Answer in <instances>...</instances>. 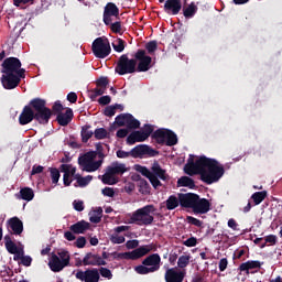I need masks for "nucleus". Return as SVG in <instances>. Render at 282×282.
<instances>
[{
  "mask_svg": "<svg viewBox=\"0 0 282 282\" xmlns=\"http://www.w3.org/2000/svg\"><path fill=\"white\" fill-rule=\"evenodd\" d=\"M52 184H58V180H61V171L56 167H50Z\"/></svg>",
  "mask_w": 282,
  "mask_h": 282,
  "instance_id": "45",
  "label": "nucleus"
},
{
  "mask_svg": "<svg viewBox=\"0 0 282 282\" xmlns=\"http://www.w3.org/2000/svg\"><path fill=\"white\" fill-rule=\"evenodd\" d=\"M76 180H77L78 186H80V188H85V186H87L89 184V182H91V180H94V176L87 175V176L83 177V176L76 175Z\"/></svg>",
  "mask_w": 282,
  "mask_h": 282,
  "instance_id": "43",
  "label": "nucleus"
},
{
  "mask_svg": "<svg viewBox=\"0 0 282 282\" xmlns=\"http://www.w3.org/2000/svg\"><path fill=\"white\" fill-rule=\"evenodd\" d=\"M76 248H85L87 246V239L83 236H79L75 241Z\"/></svg>",
  "mask_w": 282,
  "mask_h": 282,
  "instance_id": "60",
  "label": "nucleus"
},
{
  "mask_svg": "<svg viewBox=\"0 0 282 282\" xmlns=\"http://www.w3.org/2000/svg\"><path fill=\"white\" fill-rule=\"evenodd\" d=\"M104 115L107 116V118H113V116H116V107L107 106L105 108Z\"/></svg>",
  "mask_w": 282,
  "mask_h": 282,
  "instance_id": "53",
  "label": "nucleus"
},
{
  "mask_svg": "<svg viewBox=\"0 0 282 282\" xmlns=\"http://www.w3.org/2000/svg\"><path fill=\"white\" fill-rule=\"evenodd\" d=\"M154 210L155 206L153 205H145L144 207L137 209L130 217V224H137V226H151L154 219L153 216H151V213Z\"/></svg>",
  "mask_w": 282,
  "mask_h": 282,
  "instance_id": "4",
  "label": "nucleus"
},
{
  "mask_svg": "<svg viewBox=\"0 0 282 282\" xmlns=\"http://www.w3.org/2000/svg\"><path fill=\"white\" fill-rule=\"evenodd\" d=\"M106 89L104 88H95L91 90V96L90 98H98V96H102L105 94Z\"/></svg>",
  "mask_w": 282,
  "mask_h": 282,
  "instance_id": "63",
  "label": "nucleus"
},
{
  "mask_svg": "<svg viewBox=\"0 0 282 282\" xmlns=\"http://www.w3.org/2000/svg\"><path fill=\"white\" fill-rule=\"evenodd\" d=\"M197 4H195V2H192L187 7H183V15L185 17V19H193V15L197 14Z\"/></svg>",
  "mask_w": 282,
  "mask_h": 282,
  "instance_id": "35",
  "label": "nucleus"
},
{
  "mask_svg": "<svg viewBox=\"0 0 282 282\" xmlns=\"http://www.w3.org/2000/svg\"><path fill=\"white\" fill-rule=\"evenodd\" d=\"M183 246H186V248H195V246H197V238L195 237L188 238L183 242Z\"/></svg>",
  "mask_w": 282,
  "mask_h": 282,
  "instance_id": "57",
  "label": "nucleus"
},
{
  "mask_svg": "<svg viewBox=\"0 0 282 282\" xmlns=\"http://www.w3.org/2000/svg\"><path fill=\"white\" fill-rule=\"evenodd\" d=\"M268 197V192H256L251 195V199L253 200L254 206H259L261 202H263Z\"/></svg>",
  "mask_w": 282,
  "mask_h": 282,
  "instance_id": "39",
  "label": "nucleus"
},
{
  "mask_svg": "<svg viewBox=\"0 0 282 282\" xmlns=\"http://www.w3.org/2000/svg\"><path fill=\"white\" fill-rule=\"evenodd\" d=\"M96 160V152H87L78 158V164L83 167L86 173H94L102 166V160Z\"/></svg>",
  "mask_w": 282,
  "mask_h": 282,
  "instance_id": "8",
  "label": "nucleus"
},
{
  "mask_svg": "<svg viewBox=\"0 0 282 282\" xmlns=\"http://www.w3.org/2000/svg\"><path fill=\"white\" fill-rule=\"evenodd\" d=\"M188 265H191V254L180 256L177 260V268H180V270H184L185 268H188Z\"/></svg>",
  "mask_w": 282,
  "mask_h": 282,
  "instance_id": "41",
  "label": "nucleus"
},
{
  "mask_svg": "<svg viewBox=\"0 0 282 282\" xmlns=\"http://www.w3.org/2000/svg\"><path fill=\"white\" fill-rule=\"evenodd\" d=\"M17 197L24 202H32L34 199V191L30 187L21 188L20 194H17Z\"/></svg>",
  "mask_w": 282,
  "mask_h": 282,
  "instance_id": "33",
  "label": "nucleus"
},
{
  "mask_svg": "<svg viewBox=\"0 0 282 282\" xmlns=\"http://www.w3.org/2000/svg\"><path fill=\"white\" fill-rule=\"evenodd\" d=\"M138 246H140V242L138 240H128L126 242V248L128 250H138Z\"/></svg>",
  "mask_w": 282,
  "mask_h": 282,
  "instance_id": "54",
  "label": "nucleus"
},
{
  "mask_svg": "<svg viewBox=\"0 0 282 282\" xmlns=\"http://www.w3.org/2000/svg\"><path fill=\"white\" fill-rule=\"evenodd\" d=\"M108 170L112 175H122L127 173V165L124 163H119L118 161L112 162Z\"/></svg>",
  "mask_w": 282,
  "mask_h": 282,
  "instance_id": "29",
  "label": "nucleus"
},
{
  "mask_svg": "<svg viewBox=\"0 0 282 282\" xmlns=\"http://www.w3.org/2000/svg\"><path fill=\"white\" fill-rule=\"evenodd\" d=\"M107 135H109V132L105 128H97L94 131V137L96 140H105V138H107Z\"/></svg>",
  "mask_w": 282,
  "mask_h": 282,
  "instance_id": "44",
  "label": "nucleus"
},
{
  "mask_svg": "<svg viewBox=\"0 0 282 282\" xmlns=\"http://www.w3.org/2000/svg\"><path fill=\"white\" fill-rule=\"evenodd\" d=\"M21 59L18 57H7L2 62V74H19L22 69L21 68Z\"/></svg>",
  "mask_w": 282,
  "mask_h": 282,
  "instance_id": "14",
  "label": "nucleus"
},
{
  "mask_svg": "<svg viewBox=\"0 0 282 282\" xmlns=\"http://www.w3.org/2000/svg\"><path fill=\"white\" fill-rule=\"evenodd\" d=\"M152 140H155L158 144L175 147V144H177V134L169 129H158L152 133Z\"/></svg>",
  "mask_w": 282,
  "mask_h": 282,
  "instance_id": "9",
  "label": "nucleus"
},
{
  "mask_svg": "<svg viewBox=\"0 0 282 282\" xmlns=\"http://www.w3.org/2000/svg\"><path fill=\"white\" fill-rule=\"evenodd\" d=\"M263 262L259 260H248L247 262H242L238 270L240 272H247V274H250V270H259Z\"/></svg>",
  "mask_w": 282,
  "mask_h": 282,
  "instance_id": "26",
  "label": "nucleus"
},
{
  "mask_svg": "<svg viewBox=\"0 0 282 282\" xmlns=\"http://www.w3.org/2000/svg\"><path fill=\"white\" fill-rule=\"evenodd\" d=\"M52 109H53V111L55 112V113H63V104H61V101H55V104L53 105V107H52Z\"/></svg>",
  "mask_w": 282,
  "mask_h": 282,
  "instance_id": "64",
  "label": "nucleus"
},
{
  "mask_svg": "<svg viewBox=\"0 0 282 282\" xmlns=\"http://www.w3.org/2000/svg\"><path fill=\"white\" fill-rule=\"evenodd\" d=\"M73 208L77 210V213H83L85 210V203L83 200H74Z\"/></svg>",
  "mask_w": 282,
  "mask_h": 282,
  "instance_id": "51",
  "label": "nucleus"
},
{
  "mask_svg": "<svg viewBox=\"0 0 282 282\" xmlns=\"http://www.w3.org/2000/svg\"><path fill=\"white\" fill-rule=\"evenodd\" d=\"M145 50L148 51V54H155L158 51V42L156 41H150L145 44Z\"/></svg>",
  "mask_w": 282,
  "mask_h": 282,
  "instance_id": "46",
  "label": "nucleus"
},
{
  "mask_svg": "<svg viewBox=\"0 0 282 282\" xmlns=\"http://www.w3.org/2000/svg\"><path fill=\"white\" fill-rule=\"evenodd\" d=\"M95 153L99 158V160H105V158H107V155L105 154V147H102V143L96 144Z\"/></svg>",
  "mask_w": 282,
  "mask_h": 282,
  "instance_id": "47",
  "label": "nucleus"
},
{
  "mask_svg": "<svg viewBox=\"0 0 282 282\" xmlns=\"http://www.w3.org/2000/svg\"><path fill=\"white\" fill-rule=\"evenodd\" d=\"M99 274L104 278V279H108V280H111L113 279V273H111V270L105 268V267H101L99 269Z\"/></svg>",
  "mask_w": 282,
  "mask_h": 282,
  "instance_id": "48",
  "label": "nucleus"
},
{
  "mask_svg": "<svg viewBox=\"0 0 282 282\" xmlns=\"http://www.w3.org/2000/svg\"><path fill=\"white\" fill-rule=\"evenodd\" d=\"M91 126L86 124L82 128L80 135H82V142L87 143L91 138L94 137V131L90 130Z\"/></svg>",
  "mask_w": 282,
  "mask_h": 282,
  "instance_id": "37",
  "label": "nucleus"
},
{
  "mask_svg": "<svg viewBox=\"0 0 282 282\" xmlns=\"http://www.w3.org/2000/svg\"><path fill=\"white\" fill-rule=\"evenodd\" d=\"M160 263H162V258L159 253H152L142 260V264L134 267V272L137 274H151L160 270Z\"/></svg>",
  "mask_w": 282,
  "mask_h": 282,
  "instance_id": "3",
  "label": "nucleus"
},
{
  "mask_svg": "<svg viewBox=\"0 0 282 282\" xmlns=\"http://www.w3.org/2000/svg\"><path fill=\"white\" fill-rule=\"evenodd\" d=\"M209 212H210V200H208V198H202L198 195L196 198V202L194 203L192 213H194V215H206V213H209Z\"/></svg>",
  "mask_w": 282,
  "mask_h": 282,
  "instance_id": "18",
  "label": "nucleus"
},
{
  "mask_svg": "<svg viewBox=\"0 0 282 282\" xmlns=\"http://www.w3.org/2000/svg\"><path fill=\"white\" fill-rule=\"evenodd\" d=\"M69 169H72V164H62L59 166L61 173H64V176H63L64 186L72 185V181H69Z\"/></svg>",
  "mask_w": 282,
  "mask_h": 282,
  "instance_id": "36",
  "label": "nucleus"
},
{
  "mask_svg": "<svg viewBox=\"0 0 282 282\" xmlns=\"http://www.w3.org/2000/svg\"><path fill=\"white\" fill-rule=\"evenodd\" d=\"M131 158H142V155H149L150 158H155V155H160V152L154 150L153 148L144 144H139L134 147L131 151Z\"/></svg>",
  "mask_w": 282,
  "mask_h": 282,
  "instance_id": "17",
  "label": "nucleus"
},
{
  "mask_svg": "<svg viewBox=\"0 0 282 282\" xmlns=\"http://www.w3.org/2000/svg\"><path fill=\"white\" fill-rule=\"evenodd\" d=\"M76 279L78 281L83 282H98L100 281V273L98 269L93 268V269H87L86 271L78 270L75 274Z\"/></svg>",
  "mask_w": 282,
  "mask_h": 282,
  "instance_id": "15",
  "label": "nucleus"
},
{
  "mask_svg": "<svg viewBox=\"0 0 282 282\" xmlns=\"http://www.w3.org/2000/svg\"><path fill=\"white\" fill-rule=\"evenodd\" d=\"M107 85H109V78L100 77L99 79H97V87H101V89L107 90Z\"/></svg>",
  "mask_w": 282,
  "mask_h": 282,
  "instance_id": "56",
  "label": "nucleus"
},
{
  "mask_svg": "<svg viewBox=\"0 0 282 282\" xmlns=\"http://www.w3.org/2000/svg\"><path fill=\"white\" fill-rule=\"evenodd\" d=\"M51 118L52 109L47 108V101L37 97L31 99L29 105L23 107L19 116V123L25 127V124L36 120L39 124H48Z\"/></svg>",
  "mask_w": 282,
  "mask_h": 282,
  "instance_id": "2",
  "label": "nucleus"
},
{
  "mask_svg": "<svg viewBox=\"0 0 282 282\" xmlns=\"http://www.w3.org/2000/svg\"><path fill=\"white\" fill-rule=\"evenodd\" d=\"M177 186H184L186 188H195V181L189 176H182L177 180Z\"/></svg>",
  "mask_w": 282,
  "mask_h": 282,
  "instance_id": "38",
  "label": "nucleus"
},
{
  "mask_svg": "<svg viewBox=\"0 0 282 282\" xmlns=\"http://www.w3.org/2000/svg\"><path fill=\"white\" fill-rule=\"evenodd\" d=\"M101 182L102 184H108L109 186L118 184V180H116V176H113V174L110 173L109 170H106V173L102 175Z\"/></svg>",
  "mask_w": 282,
  "mask_h": 282,
  "instance_id": "40",
  "label": "nucleus"
},
{
  "mask_svg": "<svg viewBox=\"0 0 282 282\" xmlns=\"http://www.w3.org/2000/svg\"><path fill=\"white\" fill-rule=\"evenodd\" d=\"M186 271H180L177 268H171L165 271V282H183Z\"/></svg>",
  "mask_w": 282,
  "mask_h": 282,
  "instance_id": "20",
  "label": "nucleus"
},
{
  "mask_svg": "<svg viewBox=\"0 0 282 282\" xmlns=\"http://www.w3.org/2000/svg\"><path fill=\"white\" fill-rule=\"evenodd\" d=\"M21 78H25V69L17 73H3L1 77V84L4 89H17L18 85H21Z\"/></svg>",
  "mask_w": 282,
  "mask_h": 282,
  "instance_id": "11",
  "label": "nucleus"
},
{
  "mask_svg": "<svg viewBox=\"0 0 282 282\" xmlns=\"http://www.w3.org/2000/svg\"><path fill=\"white\" fill-rule=\"evenodd\" d=\"M91 50L96 58H107L111 54V44L107 39L97 37L93 42Z\"/></svg>",
  "mask_w": 282,
  "mask_h": 282,
  "instance_id": "10",
  "label": "nucleus"
},
{
  "mask_svg": "<svg viewBox=\"0 0 282 282\" xmlns=\"http://www.w3.org/2000/svg\"><path fill=\"white\" fill-rule=\"evenodd\" d=\"M118 127H127L128 129H140V121L131 113L118 115L115 119Z\"/></svg>",
  "mask_w": 282,
  "mask_h": 282,
  "instance_id": "13",
  "label": "nucleus"
},
{
  "mask_svg": "<svg viewBox=\"0 0 282 282\" xmlns=\"http://www.w3.org/2000/svg\"><path fill=\"white\" fill-rule=\"evenodd\" d=\"M13 260L14 261H21L22 257H25V251L23 250V248L18 247V249H15V252L13 253Z\"/></svg>",
  "mask_w": 282,
  "mask_h": 282,
  "instance_id": "50",
  "label": "nucleus"
},
{
  "mask_svg": "<svg viewBox=\"0 0 282 282\" xmlns=\"http://www.w3.org/2000/svg\"><path fill=\"white\" fill-rule=\"evenodd\" d=\"M164 10L167 14L177 15L182 11V0H166Z\"/></svg>",
  "mask_w": 282,
  "mask_h": 282,
  "instance_id": "24",
  "label": "nucleus"
},
{
  "mask_svg": "<svg viewBox=\"0 0 282 282\" xmlns=\"http://www.w3.org/2000/svg\"><path fill=\"white\" fill-rule=\"evenodd\" d=\"M110 30L115 34H120V32H122V23L120 21L113 23L110 22Z\"/></svg>",
  "mask_w": 282,
  "mask_h": 282,
  "instance_id": "49",
  "label": "nucleus"
},
{
  "mask_svg": "<svg viewBox=\"0 0 282 282\" xmlns=\"http://www.w3.org/2000/svg\"><path fill=\"white\" fill-rule=\"evenodd\" d=\"M151 171H152V174L158 180H162L163 182H166V180H169V174H166V170L162 169V166H160V163L158 161H155L152 164Z\"/></svg>",
  "mask_w": 282,
  "mask_h": 282,
  "instance_id": "28",
  "label": "nucleus"
},
{
  "mask_svg": "<svg viewBox=\"0 0 282 282\" xmlns=\"http://www.w3.org/2000/svg\"><path fill=\"white\" fill-rule=\"evenodd\" d=\"M197 197L198 194L195 193H180L181 208H189L191 210H193Z\"/></svg>",
  "mask_w": 282,
  "mask_h": 282,
  "instance_id": "21",
  "label": "nucleus"
},
{
  "mask_svg": "<svg viewBox=\"0 0 282 282\" xmlns=\"http://www.w3.org/2000/svg\"><path fill=\"white\" fill-rule=\"evenodd\" d=\"M193 158V155H189L187 164L184 166L186 175H200V180L205 184H215L224 177L226 170L219 161L205 155L199 156L196 161Z\"/></svg>",
  "mask_w": 282,
  "mask_h": 282,
  "instance_id": "1",
  "label": "nucleus"
},
{
  "mask_svg": "<svg viewBox=\"0 0 282 282\" xmlns=\"http://www.w3.org/2000/svg\"><path fill=\"white\" fill-rule=\"evenodd\" d=\"M147 137L142 133V131H133L127 138V144L133 145L135 142H144Z\"/></svg>",
  "mask_w": 282,
  "mask_h": 282,
  "instance_id": "30",
  "label": "nucleus"
},
{
  "mask_svg": "<svg viewBox=\"0 0 282 282\" xmlns=\"http://www.w3.org/2000/svg\"><path fill=\"white\" fill-rule=\"evenodd\" d=\"M187 221L192 225V226H196L197 228H202V220L193 217V216H187Z\"/></svg>",
  "mask_w": 282,
  "mask_h": 282,
  "instance_id": "59",
  "label": "nucleus"
},
{
  "mask_svg": "<svg viewBox=\"0 0 282 282\" xmlns=\"http://www.w3.org/2000/svg\"><path fill=\"white\" fill-rule=\"evenodd\" d=\"M165 206L167 210H175L178 206H182V202L180 199V193L177 196L171 195L169 198L165 200Z\"/></svg>",
  "mask_w": 282,
  "mask_h": 282,
  "instance_id": "31",
  "label": "nucleus"
},
{
  "mask_svg": "<svg viewBox=\"0 0 282 282\" xmlns=\"http://www.w3.org/2000/svg\"><path fill=\"white\" fill-rule=\"evenodd\" d=\"M137 65V72H149L151 69V63H153V58L147 55V51L140 48L134 53Z\"/></svg>",
  "mask_w": 282,
  "mask_h": 282,
  "instance_id": "12",
  "label": "nucleus"
},
{
  "mask_svg": "<svg viewBox=\"0 0 282 282\" xmlns=\"http://www.w3.org/2000/svg\"><path fill=\"white\" fill-rule=\"evenodd\" d=\"M21 264L24 265L25 268H30L32 265V257L30 256H24L21 258Z\"/></svg>",
  "mask_w": 282,
  "mask_h": 282,
  "instance_id": "61",
  "label": "nucleus"
},
{
  "mask_svg": "<svg viewBox=\"0 0 282 282\" xmlns=\"http://www.w3.org/2000/svg\"><path fill=\"white\" fill-rule=\"evenodd\" d=\"M7 228L11 235H22L23 221L19 217H12L7 221Z\"/></svg>",
  "mask_w": 282,
  "mask_h": 282,
  "instance_id": "22",
  "label": "nucleus"
},
{
  "mask_svg": "<svg viewBox=\"0 0 282 282\" xmlns=\"http://www.w3.org/2000/svg\"><path fill=\"white\" fill-rule=\"evenodd\" d=\"M137 181L139 193H141V195H151V185L149 182H147L144 178H141L140 175H137Z\"/></svg>",
  "mask_w": 282,
  "mask_h": 282,
  "instance_id": "32",
  "label": "nucleus"
},
{
  "mask_svg": "<svg viewBox=\"0 0 282 282\" xmlns=\"http://www.w3.org/2000/svg\"><path fill=\"white\" fill-rule=\"evenodd\" d=\"M4 247L7 252H9V254H14V252H17L18 250V246L17 243H14V241H12V237L10 235H6L4 236Z\"/></svg>",
  "mask_w": 282,
  "mask_h": 282,
  "instance_id": "34",
  "label": "nucleus"
},
{
  "mask_svg": "<svg viewBox=\"0 0 282 282\" xmlns=\"http://www.w3.org/2000/svg\"><path fill=\"white\" fill-rule=\"evenodd\" d=\"M111 17H115L116 19H120V9L116 3L108 2L104 8V23L105 25H111V22L113 21Z\"/></svg>",
  "mask_w": 282,
  "mask_h": 282,
  "instance_id": "16",
  "label": "nucleus"
},
{
  "mask_svg": "<svg viewBox=\"0 0 282 282\" xmlns=\"http://www.w3.org/2000/svg\"><path fill=\"white\" fill-rule=\"evenodd\" d=\"M112 47L115 52H118L120 54L124 52V47H127V42L122 39H117L115 42H112Z\"/></svg>",
  "mask_w": 282,
  "mask_h": 282,
  "instance_id": "42",
  "label": "nucleus"
},
{
  "mask_svg": "<svg viewBox=\"0 0 282 282\" xmlns=\"http://www.w3.org/2000/svg\"><path fill=\"white\" fill-rule=\"evenodd\" d=\"M141 132L149 140V137L151 135V133H153V126L149 123L144 124L143 130Z\"/></svg>",
  "mask_w": 282,
  "mask_h": 282,
  "instance_id": "58",
  "label": "nucleus"
},
{
  "mask_svg": "<svg viewBox=\"0 0 282 282\" xmlns=\"http://www.w3.org/2000/svg\"><path fill=\"white\" fill-rule=\"evenodd\" d=\"M152 250H153V245H145L128 252L118 253L117 251H115L110 253V256L113 257V259H126L130 261H138V259H142V257H147V254H149V252H151Z\"/></svg>",
  "mask_w": 282,
  "mask_h": 282,
  "instance_id": "7",
  "label": "nucleus"
},
{
  "mask_svg": "<svg viewBox=\"0 0 282 282\" xmlns=\"http://www.w3.org/2000/svg\"><path fill=\"white\" fill-rule=\"evenodd\" d=\"M72 120H74V110L72 108H67L65 112H59L56 117L59 127H67Z\"/></svg>",
  "mask_w": 282,
  "mask_h": 282,
  "instance_id": "25",
  "label": "nucleus"
},
{
  "mask_svg": "<svg viewBox=\"0 0 282 282\" xmlns=\"http://www.w3.org/2000/svg\"><path fill=\"white\" fill-rule=\"evenodd\" d=\"M137 171L138 173H141L143 177H147L150 181V184H152L153 188H160V186H162L160 178L153 175V171H150L147 166L137 165Z\"/></svg>",
  "mask_w": 282,
  "mask_h": 282,
  "instance_id": "19",
  "label": "nucleus"
},
{
  "mask_svg": "<svg viewBox=\"0 0 282 282\" xmlns=\"http://www.w3.org/2000/svg\"><path fill=\"white\" fill-rule=\"evenodd\" d=\"M265 243H271V246H276V236L269 235L265 237V242L260 246V248H265Z\"/></svg>",
  "mask_w": 282,
  "mask_h": 282,
  "instance_id": "52",
  "label": "nucleus"
},
{
  "mask_svg": "<svg viewBox=\"0 0 282 282\" xmlns=\"http://www.w3.org/2000/svg\"><path fill=\"white\" fill-rule=\"evenodd\" d=\"M89 228H90V224L88 221L80 220L72 225L69 227V230L70 232H74V235H85V232H87Z\"/></svg>",
  "mask_w": 282,
  "mask_h": 282,
  "instance_id": "27",
  "label": "nucleus"
},
{
  "mask_svg": "<svg viewBox=\"0 0 282 282\" xmlns=\"http://www.w3.org/2000/svg\"><path fill=\"white\" fill-rule=\"evenodd\" d=\"M69 251L62 250L58 251L57 254L53 252L48 261V268H51L52 272H62L64 268L69 265Z\"/></svg>",
  "mask_w": 282,
  "mask_h": 282,
  "instance_id": "6",
  "label": "nucleus"
},
{
  "mask_svg": "<svg viewBox=\"0 0 282 282\" xmlns=\"http://www.w3.org/2000/svg\"><path fill=\"white\" fill-rule=\"evenodd\" d=\"M111 243H124L126 239L124 236H119L118 234H115L110 237Z\"/></svg>",
  "mask_w": 282,
  "mask_h": 282,
  "instance_id": "55",
  "label": "nucleus"
},
{
  "mask_svg": "<svg viewBox=\"0 0 282 282\" xmlns=\"http://www.w3.org/2000/svg\"><path fill=\"white\" fill-rule=\"evenodd\" d=\"M138 67V62L134 58H129V54H122L115 67L116 74L119 76H126V74H135Z\"/></svg>",
  "mask_w": 282,
  "mask_h": 282,
  "instance_id": "5",
  "label": "nucleus"
},
{
  "mask_svg": "<svg viewBox=\"0 0 282 282\" xmlns=\"http://www.w3.org/2000/svg\"><path fill=\"white\" fill-rule=\"evenodd\" d=\"M83 263L84 265H107V261L102 260V257L91 252L85 254Z\"/></svg>",
  "mask_w": 282,
  "mask_h": 282,
  "instance_id": "23",
  "label": "nucleus"
},
{
  "mask_svg": "<svg viewBox=\"0 0 282 282\" xmlns=\"http://www.w3.org/2000/svg\"><path fill=\"white\" fill-rule=\"evenodd\" d=\"M102 195H105V197H113L116 195V192L113 191V187H105L101 191Z\"/></svg>",
  "mask_w": 282,
  "mask_h": 282,
  "instance_id": "62",
  "label": "nucleus"
}]
</instances>
